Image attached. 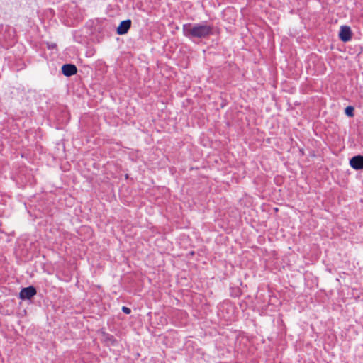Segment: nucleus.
Segmentation results:
<instances>
[{"mask_svg":"<svg viewBox=\"0 0 363 363\" xmlns=\"http://www.w3.org/2000/svg\"><path fill=\"white\" fill-rule=\"evenodd\" d=\"M213 26L206 21L198 23H185L182 26L183 35L194 42L195 39H206L213 34Z\"/></svg>","mask_w":363,"mask_h":363,"instance_id":"obj_1","label":"nucleus"},{"mask_svg":"<svg viewBox=\"0 0 363 363\" xmlns=\"http://www.w3.org/2000/svg\"><path fill=\"white\" fill-rule=\"evenodd\" d=\"M0 40H3L6 46H11L16 41L15 29L8 25L1 26L0 30Z\"/></svg>","mask_w":363,"mask_h":363,"instance_id":"obj_2","label":"nucleus"},{"mask_svg":"<svg viewBox=\"0 0 363 363\" xmlns=\"http://www.w3.org/2000/svg\"><path fill=\"white\" fill-rule=\"evenodd\" d=\"M37 294L35 286H29L23 288L19 293V298L21 300H30Z\"/></svg>","mask_w":363,"mask_h":363,"instance_id":"obj_3","label":"nucleus"},{"mask_svg":"<svg viewBox=\"0 0 363 363\" xmlns=\"http://www.w3.org/2000/svg\"><path fill=\"white\" fill-rule=\"evenodd\" d=\"M352 33L350 26H342L339 32L340 39L344 42H348L352 39Z\"/></svg>","mask_w":363,"mask_h":363,"instance_id":"obj_4","label":"nucleus"},{"mask_svg":"<svg viewBox=\"0 0 363 363\" xmlns=\"http://www.w3.org/2000/svg\"><path fill=\"white\" fill-rule=\"evenodd\" d=\"M349 164L355 170L363 169V155H358L352 157L350 160Z\"/></svg>","mask_w":363,"mask_h":363,"instance_id":"obj_5","label":"nucleus"},{"mask_svg":"<svg viewBox=\"0 0 363 363\" xmlns=\"http://www.w3.org/2000/svg\"><path fill=\"white\" fill-rule=\"evenodd\" d=\"M132 25L130 19L122 21L116 28V33L122 35L126 34L130 30Z\"/></svg>","mask_w":363,"mask_h":363,"instance_id":"obj_6","label":"nucleus"},{"mask_svg":"<svg viewBox=\"0 0 363 363\" xmlns=\"http://www.w3.org/2000/svg\"><path fill=\"white\" fill-rule=\"evenodd\" d=\"M61 71L65 77H71L77 72V68L75 65L67 63L62 66Z\"/></svg>","mask_w":363,"mask_h":363,"instance_id":"obj_7","label":"nucleus"},{"mask_svg":"<svg viewBox=\"0 0 363 363\" xmlns=\"http://www.w3.org/2000/svg\"><path fill=\"white\" fill-rule=\"evenodd\" d=\"M354 108L352 106H348L345 108V114L348 117H353L354 113Z\"/></svg>","mask_w":363,"mask_h":363,"instance_id":"obj_8","label":"nucleus"},{"mask_svg":"<svg viewBox=\"0 0 363 363\" xmlns=\"http://www.w3.org/2000/svg\"><path fill=\"white\" fill-rule=\"evenodd\" d=\"M122 311H123L124 313L127 314V315H128V314H130V313H131V310H130V308H128V307H126V306H123V307H122Z\"/></svg>","mask_w":363,"mask_h":363,"instance_id":"obj_9","label":"nucleus"},{"mask_svg":"<svg viewBox=\"0 0 363 363\" xmlns=\"http://www.w3.org/2000/svg\"><path fill=\"white\" fill-rule=\"evenodd\" d=\"M56 47V44L55 43H50V44H48V48L49 49H53Z\"/></svg>","mask_w":363,"mask_h":363,"instance_id":"obj_10","label":"nucleus"},{"mask_svg":"<svg viewBox=\"0 0 363 363\" xmlns=\"http://www.w3.org/2000/svg\"><path fill=\"white\" fill-rule=\"evenodd\" d=\"M108 340H111V341H114V340H115V339H114L113 336V335H108Z\"/></svg>","mask_w":363,"mask_h":363,"instance_id":"obj_11","label":"nucleus"}]
</instances>
